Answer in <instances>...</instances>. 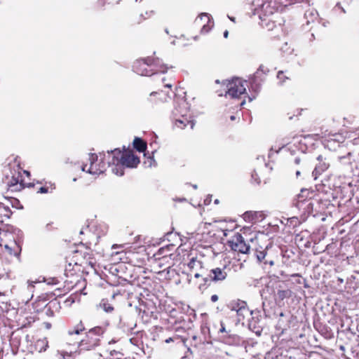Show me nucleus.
Returning a JSON list of instances; mask_svg holds the SVG:
<instances>
[{
  "instance_id": "f257e3e1",
  "label": "nucleus",
  "mask_w": 359,
  "mask_h": 359,
  "mask_svg": "<svg viewBox=\"0 0 359 359\" xmlns=\"http://www.w3.org/2000/svg\"><path fill=\"white\" fill-rule=\"evenodd\" d=\"M97 260L94 256L93 250L90 247L81 243L78 248L74 250L72 255L66 257V264L65 265V275L67 278H78L77 271L80 269H76L75 267L81 266L82 271L88 269L95 270Z\"/></svg>"
},
{
  "instance_id": "f03ea898",
  "label": "nucleus",
  "mask_w": 359,
  "mask_h": 359,
  "mask_svg": "<svg viewBox=\"0 0 359 359\" xmlns=\"http://www.w3.org/2000/svg\"><path fill=\"white\" fill-rule=\"evenodd\" d=\"M108 166H114L111 170L114 173L119 175H123V168H136L140 161L138 156H135L131 149L114 150L107 152Z\"/></svg>"
},
{
  "instance_id": "7ed1b4c3",
  "label": "nucleus",
  "mask_w": 359,
  "mask_h": 359,
  "mask_svg": "<svg viewBox=\"0 0 359 359\" xmlns=\"http://www.w3.org/2000/svg\"><path fill=\"white\" fill-rule=\"evenodd\" d=\"M168 67L162 60L151 55L136 60L133 65V69L141 76H151L154 74H164Z\"/></svg>"
},
{
  "instance_id": "20e7f679",
  "label": "nucleus",
  "mask_w": 359,
  "mask_h": 359,
  "mask_svg": "<svg viewBox=\"0 0 359 359\" xmlns=\"http://www.w3.org/2000/svg\"><path fill=\"white\" fill-rule=\"evenodd\" d=\"M229 271L230 269H228ZM206 276L204 277L201 283L197 285V288L201 294L205 293L210 287L212 283H222L228 277L226 266L221 267H215L208 269Z\"/></svg>"
},
{
  "instance_id": "39448f33",
  "label": "nucleus",
  "mask_w": 359,
  "mask_h": 359,
  "mask_svg": "<svg viewBox=\"0 0 359 359\" xmlns=\"http://www.w3.org/2000/svg\"><path fill=\"white\" fill-rule=\"evenodd\" d=\"M104 332V328L100 326L90 329L79 343V351H90L100 346Z\"/></svg>"
},
{
  "instance_id": "423d86ee",
  "label": "nucleus",
  "mask_w": 359,
  "mask_h": 359,
  "mask_svg": "<svg viewBox=\"0 0 359 359\" xmlns=\"http://www.w3.org/2000/svg\"><path fill=\"white\" fill-rule=\"evenodd\" d=\"M190 275L196 278H204L208 272V264L203 257H192L187 264Z\"/></svg>"
},
{
  "instance_id": "0eeeda50",
  "label": "nucleus",
  "mask_w": 359,
  "mask_h": 359,
  "mask_svg": "<svg viewBox=\"0 0 359 359\" xmlns=\"http://www.w3.org/2000/svg\"><path fill=\"white\" fill-rule=\"evenodd\" d=\"M4 247V253L10 256L19 257L21 252V246L14 238L11 233H4V238H0V247Z\"/></svg>"
},
{
  "instance_id": "6e6552de",
  "label": "nucleus",
  "mask_w": 359,
  "mask_h": 359,
  "mask_svg": "<svg viewBox=\"0 0 359 359\" xmlns=\"http://www.w3.org/2000/svg\"><path fill=\"white\" fill-rule=\"evenodd\" d=\"M267 241H268L264 238H260L259 237H255V238H251V242L255 244V251L257 259L259 262H264L265 264L273 266L274 264L273 260H265V258L267 255L266 250H268Z\"/></svg>"
},
{
  "instance_id": "1a4fd4ad",
  "label": "nucleus",
  "mask_w": 359,
  "mask_h": 359,
  "mask_svg": "<svg viewBox=\"0 0 359 359\" xmlns=\"http://www.w3.org/2000/svg\"><path fill=\"white\" fill-rule=\"evenodd\" d=\"M90 164H85L82 166V170L87 172L92 175H100L103 173L108 166L107 162L101 160L100 163L97 162V156L95 154H90L89 155Z\"/></svg>"
},
{
  "instance_id": "9d476101",
  "label": "nucleus",
  "mask_w": 359,
  "mask_h": 359,
  "mask_svg": "<svg viewBox=\"0 0 359 359\" xmlns=\"http://www.w3.org/2000/svg\"><path fill=\"white\" fill-rule=\"evenodd\" d=\"M245 81L236 78L230 81L228 84V90L226 95L231 98H238L243 94L246 93L245 86Z\"/></svg>"
},
{
  "instance_id": "9b49d317",
  "label": "nucleus",
  "mask_w": 359,
  "mask_h": 359,
  "mask_svg": "<svg viewBox=\"0 0 359 359\" xmlns=\"http://www.w3.org/2000/svg\"><path fill=\"white\" fill-rule=\"evenodd\" d=\"M227 243L232 250L238 253L247 254L250 249V245L245 243L242 235L239 233H236Z\"/></svg>"
},
{
  "instance_id": "f8f14e48",
  "label": "nucleus",
  "mask_w": 359,
  "mask_h": 359,
  "mask_svg": "<svg viewBox=\"0 0 359 359\" xmlns=\"http://www.w3.org/2000/svg\"><path fill=\"white\" fill-rule=\"evenodd\" d=\"M7 186L12 191H20L25 187H34L35 184L33 182H26L22 179L20 172L17 175H13L10 179H8Z\"/></svg>"
},
{
  "instance_id": "ddd939ff",
  "label": "nucleus",
  "mask_w": 359,
  "mask_h": 359,
  "mask_svg": "<svg viewBox=\"0 0 359 359\" xmlns=\"http://www.w3.org/2000/svg\"><path fill=\"white\" fill-rule=\"evenodd\" d=\"M313 191H310L309 189H302L300 193L297 195L296 199V206L301 209L303 208V205L306 204V206L304 208L306 211L309 212L312 210V203L310 201L313 198Z\"/></svg>"
},
{
  "instance_id": "4468645a",
  "label": "nucleus",
  "mask_w": 359,
  "mask_h": 359,
  "mask_svg": "<svg viewBox=\"0 0 359 359\" xmlns=\"http://www.w3.org/2000/svg\"><path fill=\"white\" fill-rule=\"evenodd\" d=\"M346 140V137L341 133L329 134L325 140V145L329 149H336Z\"/></svg>"
},
{
  "instance_id": "2eb2a0df",
  "label": "nucleus",
  "mask_w": 359,
  "mask_h": 359,
  "mask_svg": "<svg viewBox=\"0 0 359 359\" xmlns=\"http://www.w3.org/2000/svg\"><path fill=\"white\" fill-rule=\"evenodd\" d=\"M175 245L170 244L163 246L158 250V251L154 254V259H163V261H166L167 264H170L171 260V256L173 255L172 252L175 250Z\"/></svg>"
},
{
  "instance_id": "dca6fc26",
  "label": "nucleus",
  "mask_w": 359,
  "mask_h": 359,
  "mask_svg": "<svg viewBox=\"0 0 359 359\" xmlns=\"http://www.w3.org/2000/svg\"><path fill=\"white\" fill-rule=\"evenodd\" d=\"M154 273L157 274H163L166 272L165 278H169V274L170 271H174V269H171L170 263L167 264L166 261H163V259H154V266L152 269Z\"/></svg>"
},
{
  "instance_id": "f3484780",
  "label": "nucleus",
  "mask_w": 359,
  "mask_h": 359,
  "mask_svg": "<svg viewBox=\"0 0 359 359\" xmlns=\"http://www.w3.org/2000/svg\"><path fill=\"white\" fill-rule=\"evenodd\" d=\"M318 163L316 164L314 170H313L312 175L316 180L320 175L327 170L330 166V163L327 161L326 158L323 155H319L317 157Z\"/></svg>"
},
{
  "instance_id": "a211bd4d",
  "label": "nucleus",
  "mask_w": 359,
  "mask_h": 359,
  "mask_svg": "<svg viewBox=\"0 0 359 359\" xmlns=\"http://www.w3.org/2000/svg\"><path fill=\"white\" fill-rule=\"evenodd\" d=\"M187 104L185 101H180L176 103L174 109L172 111V118H178L180 116L188 117L191 116L189 114V110L187 107Z\"/></svg>"
},
{
  "instance_id": "6ab92c4d",
  "label": "nucleus",
  "mask_w": 359,
  "mask_h": 359,
  "mask_svg": "<svg viewBox=\"0 0 359 359\" xmlns=\"http://www.w3.org/2000/svg\"><path fill=\"white\" fill-rule=\"evenodd\" d=\"M169 98L170 97L168 93L161 90L159 92L151 93L147 100L151 105H157L166 102Z\"/></svg>"
},
{
  "instance_id": "aec40b11",
  "label": "nucleus",
  "mask_w": 359,
  "mask_h": 359,
  "mask_svg": "<svg viewBox=\"0 0 359 359\" xmlns=\"http://www.w3.org/2000/svg\"><path fill=\"white\" fill-rule=\"evenodd\" d=\"M34 184L41 185L40 187L36 188V191L38 194H52L56 189L55 184L50 181H37Z\"/></svg>"
},
{
  "instance_id": "412c9836",
  "label": "nucleus",
  "mask_w": 359,
  "mask_h": 359,
  "mask_svg": "<svg viewBox=\"0 0 359 359\" xmlns=\"http://www.w3.org/2000/svg\"><path fill=\"white\" fill-rule=\"evenodd\" d=\"M243 218L245 222L257 223L265 218V214L262 211L250 210L243 213Z\"/></svg>"
},
{
  "instance_id": "4be33fe9",
  "label": "nucleus",
  "mask_w": 359,
  "mask_h": 359,
  "mask_svg": "<svg viewBox=\"0 0 359 359\" xmlns=\"http://www.w3.org/2000/svg\"><path fill=\"white\" fill-rule=\"evenodd\" d=\"M172 119L175 127L181 130L185 129L187 127H189L190 129H193L195 125V123L191 116H184L182 117V119H180V118Z\"/></svg>"
},
{
  "instance_id": "5701e85b",
  "label": "nucleus",
  "mask_w": 359,
  "mask_h": 359,
  "mask_svg": "<svg viewBox=\"0 0 359 359\" xmlns=\"http://www.w3.org/2000/svg\"><path fill=\"white\" fill-rule=\"evenodd\" d=\"M283 281H278V288L276 293V299L278 302H283L285 299H290L292 296V292L289 288L284 287Z\"/></svg>"
},
{
  "instance_id": "b1692460",
  "label": "nucleus",
  "mask_w": 359,
  "mask_h": 359,
  "mask_svg": "<svg viewBox=\"0 0 359 359\" xmlns=\"http://www.w3.org/2000/svg\"><path fill=\"white\" fill-rule=\"evenodd\" d=\"M61 309L60 303L57 299L50 301L45 306V312L48 316L53 317L59 313Z\"/></svg>"
},
{
  "instance_id": "393cba45",
  "label": "nucleus",
  "mask_w": 359,
  "mask_h": 359,
  "mask_svg": "<svg viewBox=\"0 0 359 359\" xmlns=\"http://www.w3.org/2000/svg\"><path fill=\"white\" fill-rule=\"evenodd\" d=\"M232 310L236 311L238 316H243V317L249 312L247 302L241 299H237L232 303Z\"/></svg>"
},
{
  "instance_id": "a878e982",
  "label": "nucleus",
  "mask_w": 359,
  "mask_h": 359,
  "mask_svg": "<svg viewBox=\"0 0 359 359\" xmlns=\"http://www.w3.org/2000/svg\"><path fill=\"white\" fill-rule=\"evenodd\" d=\"M13 212L8 206L0 203V223H4L10 219Z\"/></svg>"
},
{
  "instance_id": "bb28decb",
  "label": "nucleus",
  "mask_w": 359,
  "mask_h": 359,
  "mask_svg": "<svg viewBox=\"0 0 359 359\" xmlns=\"http://www.w3.org/2000/svg\"><path fill=\"white\" fill-rule=\"evenodd\" d=\"M133 147L137 151L144 152L147 149V144L142 138L135 137L133 140Z\"/></svg>"
},
{
  "instance_id": "cd10ccee",
  "label": "nucleus",
  "mask_w": 359,
  "mask_h": 359,
  "mask_svg": "<svg viewBox=\"0 0 359 359\" xmlns=\"http://www.w3.org/2000/svg\"><path fill=\"white\" fill-rule=\"evenodd\" d=\"M85 330V327L82 321L81 320L77 325H76L72 330H69L68 333L70 335L79 334Z\"/></svg>"
},
{
  "instance_id": "c85d7f7f",
  "label": "nucleus",
  "mask_w": 359,
  "mask_h": 359,
  "mask_svg": "<svg viewBox=\"0 0 359 359\" xmlns=\"http://www.w3.org/2000/svg\"><path fill=\"white\" fill-rule=\"evenodd\" d=\"M212 327L217 330V332L224 333L226 332L225 330V325L222 321H218L212 325Z\"/></svg>"
},
{
  "instance_id": "c756f323",
  "label": "nucleus",
  "mask_w": 359,
  "mask_h": 359,
  "mask_svg": "<svg viewBox=\"0 0 359 359\" xmlns=\"http://www.w3.org/2000/svg\"><path fill=\"white\" fill-rule=\"evenodd\" d=\"M65 286L64 289L65 292H69L70 290H72L76 285V281H74L73 280H68L66 279L65 281Z\"/></svg>"
},
{
  "instance_id": "7c9ffc66",
  "label": "nucleus",
  "mask_w": 359,
  "mask_h": 359,
  "mask_svg": "<svg viewBox=\"0 0 359 359\" xmlns=\"http://www.w3.org/2000/svg\"><path fill=\"white\" fill-rule=\"evenodd\" d=\"M100 306L107 312H111L114 310V307L104 299L102 300Z\"/></svg>"
},
{
  "instance_id": "2f4dec72",
  "label": "nucleus",
  "mask_w": 359,
  "mask_h": 359,
  "mask_svg": "<svg viewBox=\"0 0 359 359\" xmlns=\"http://www.w3.org/2000/svg\"><path fill=\"white\" fill-rule=\"evenodd\" d=\"M129 256L126 257L128 262L133 264L134 265L136 264L135 259L137 256V253L129 252Z\"/></svg>"
},
{
  "instance_id": "473e14b6",
  "label": "nucleus",
  "mask_w": 359,
  "mask_h": 359,
  "mask_svg": "<svg viewBox=\"0 0 359 359\" xmlns=\"http://www.w3.org/2000/svg\"><path fill=\"white\" fill-rule=\"evenodd\" d=\"M262 73H264L263 67H262V66H260V67H259V68L257 69V71L255 72V75H254V79H255V81L257 79L259 78Z\"/></svg>"
},
{
  "instance_id": "72a5a7b5",
  "label": "nucleus",
  "mask_w": 359,
  "mask_h": 359,
  "mask_svg": "<svg viewBox=\"0 0 359 359\" xmlns=\"http://www.w3.org/2000/svg\"><path fill=\"white\" fill-rule=\"evenodd\" d=\"M60 283V280L58 279V278H50L48 280V284L50 285H57Z\"/></svg>"
},
{
  "instance_id": "f704fd0d",
  "label": "nucleus",
  "mask_w": 359,
  "mask_h": 359,
  "mask_svg": "<svg viewBox=\"0 0 359 359\" xmlns=\"http://www.w3.org/2000/svg\"><path fill=\"white\" fill-rule=\"evenodd\" d=\"M218 300H219V295L218 294H214L211 295V297H210L211 302L215 303V302H218Z\"/></svg>"
},
{
  "instance_id": "c9c22d12",
  "label": "nucleus",
  "mask_w": 359,
  "mask_h": 359,
  "mask_svg": "<svg viewBox=\"0 0 359 359\" xmlns=\"http://www.w3.org/2000/svg\"><path fill=\"white\" fill-rule=\"evenodd\" d=\"M266 27H268L269 30H271L276 27V25L274 22H269L268 23L266 24Z\"/></svg>"
},
{
  "instance_id": "e433bc0d",
  "label": "nucleus",
  "mask_w": 359,
  "mask_h": 359,
  "mask_svg": "<svg viewBox=\"0 0 359 359\" xmlns=\"http://www.w3.org/2000/svg\"><path fill=\"white\" fill-rule=\"evenodd\" d=\"M179 339L178 336H175L174 337H169L165 340V342L168 344L170 342L175 341L176 339Z\"/></svg>"
},
{
  "instance_id": "4c0bfd02",
  "label": "nucleus",
  "mask_w": 359,
  "mask_h": 359,
  "mask_svg": "<svg viewBox=\"0 0 359 359\" xmlns=\"http://www.w3.org/2000/svg\"><path fill=\"white\" fill-rule=\"evenodd\" d=\"M277 77H278V79H280V81H284V78H285L283 72L279 71L278 72Z\"/></svg>"
},
{
  "instance_id": "58836bf2",
  "label": "nucleus",
  "mask_w": 359,
  "mask_h": 359,
  "mask_svg": "<svg viewBox=\"0 0 359 359\" xmlns=\"http://www.w3.org/2000/svg\"><path fill=\"white\" fill-rule=\"evenodd\" d=\"M43 326L45 329L46 330H50L51 327H52V325L49 322H44L43 323Z\"/></svg>"
},
{
  "instance_id": "ea45409f",
  "label": "nucleus",
  "mask_w": 359,
  "mask_h": 359,
  "mask_svg": "<svg viewBox=\"0 0 359 359\" xmlns=\"http://www.w3.org/2000/svg\"><path fill=\"white\" fill-rule=\"evenodd\" d=\"M39 343H41L43 345L45 344L46 347L43 350L46 351V347H48V341H44L43 340H39L37 341V344H39Z\"/></svg>"
},
{
  "instance_id": "a19ab883",
  "label": "nucleus",
  "mask_w": 359,
  "mask_h": 359,
  "mask_svg": "<svg viewBox=\"0 0 359 359\" xmlns=\"http://www.w3.org/2000/svg\"><path fill=\"white\" fill-rule=\"evenodd\" d=\"M294 162L295 164L299 165L301 162V159L298 156H297L294 158Z\"/></svg>"
},
{
  "instance_id": "79ce46f5",
  "label": "nucleus",
  "mask_w": 359,
  "mask_h": 359,
  "mask_svg": "<svg viewBox=\"0 0 359 359\" xmlns=\"http://www.w3.org/2000/svg\"><path fill=\"white\" fill-rule=\"evenodd\" d=\"M297 111H298V113L296 115V116H300L302 114V112L304 111V109H301L300 110L297 109ZM293 116H295V114H293Z\"/></svg>"
},
{
  "instance_id": "37998d69",
  "label": "nucleus",
  "mask_w": 359,
  "mask_h": 359,
  "mask_svg": "<svg viewBox=\"0 0 359 359\" xmlns=\"http://www.w3.org/2000/svg\"><path fill=\"white\" fill-rule=\"evenodd\" d=\"M23 174H25L28 177L30 176V172L27 170H23Z\"/></svg>"
},
{
  "instance_id": "c03bdc74",
  "label": "nucleus",
  "mask_w": 359,
  "mask_h": 359,
  "mask_svg": "<svg viewBox=\"0 0 359 359\" xmlns=\"http://www.w3.org/2000/svg\"><path fill=\"white\" fill-rule=\"evenodd\" d=\"M295 174H296V177H299L300 176V175H301V172H300V170H297L295 171Z\"/></svg>"
},
{
  "instance_id": "a18cd8bd",
  "label": "nucleus",
  "mask_w": 359,
  "mask_h": 359,
  "mask_svg": "<svg viewBox=\"0 0 359 359\" xmlns=\"http://www.w3.org/2000/svg\"><path fill=\"white\" fill-rule=\"evenodd\" d=\"M164 86L167 87V88H172V84H170V83H165Z\"/></svg>"
},
{
  "instance_id": "49530a36",
  "label": "nucleus",
  "mask_w": 359,
  "mask_h": 359,
  "mask_svg": "<svg viewBox=\"0 0 359 359\" xmlns=\"http://www.w3.org/2000/svg\"><path fill=\"white\" fill-rule=\"evenodd\" d=\"M292 277H301L299 273H294L291 275Z\"/></svg>"
},
{
  "instance_id": "de8ad7c7",
  "label": "nucleus",
  "mask_w": 359,
  "mask_h": 359,
  "mask_svg": "<svg viewBox=\"0 0 359 359\" xmlns=\"http://www.w3.org/2000/svg\"><path fill=\"white\" fill-rule=\"evenodd\" d=\"M228 35H229V32L227 30H226L224 32V36L225 38H227L228 37Z\"/></svg>"
},
{
  "instance_id": "09e8293b",
  "label": "nucleus",
  "mask_w": 359,
  "mask_h": 359,
  "mask_svg": "<svg viewBox=\"0 0 359 359\" xmlns=\"http://www.w3.org/2000/svg\"><path fill=\"white\" fill-rule=\"evenodd\" d=\"M222 231H224V236H227L226 231L229 230L227 229H223Z\"/></svg>"
},
{
  "instance_id": "8fccbe9b",
  "label": "nucleus",
  "mask_w": 359,
  "mask_h": 359,
  "mask_svg": "<svg viewBox=\"0 0 359 359\" xmlns=\"http://www.w3.org/2000/svg\"><path fill=\"white\" fill-rule=\"evenodd\" d=\"M255 181L257 183V184H259L261 182V180H258V179H255Z\"/></svg>"
},
{
  "instance_id": "3c124183",
  "label": "nucleus",
  "mask_w": 359,
  "mask_h": 359,
  "mask_svg": "<svg viewBox=\"0 0 359 359\" xmlns=\"http://www.w3.org/2000/svg\"><path fill=\"white\" fill-rule=\"evenodd\" d=\"M297 283H298V284H302V281H301V280H300V279L297 280Z\"/></svg>"
},
{
  "instance_id": "603ef678",
  "label": "nucleus",
  "mask_w": 359,
  "mask_h": 359,
  "mask_svg": "<svg viewBox=\"0 0 359 359\" xmlns=\"http://www.w3.org/2000/svg\"><path fill=\"white\" fill-rule=\"evenodd\" d=\"M235 118H235V116H231V121L235 120Z\"/></svg>"
},
{
  "instance_id": "864d4df0",
  "label": "nucleus",
  "mask_w": 359,
  "mask_h": 359,
  "mask_svg": "<svg viewBox=\"0 0 359 359\" xmlns=\"http://www.w3.org/2000/svg\"><path fill=\"white\" fill-rule=\"evenodd\" d=\"M165 79L164 77H163V78H162V82H163V83H165Z\"/></svg>"
},
{
  "instance_id": "5fc2aeb1",
  "label": "nucleus",
  "mask_w": 359,
  "mask_h": 359,
  "mask_svg": "<svg viewBox=\"0 0 359 359\" xmlns=\"http://www.w3.org/2000/svg\"><path fill=\"white\" fill-rule=\"evenodd\" d=\"M255 174H254V173L252 175V179H254V178H255Z\"/></svg>"
},
{
  "instance_id": "6e6d98bb",
  "label": "nucleus",
  "mask_w": 359,
  "mask_h": 359,
  "mask_svg": "<svg viewBox=\"0 0 359 359\" xmlns=\"http://www.w3.org/2000/svg\"><path fill=\"white\" fill-rule=\"evenodd\" d=\"M205 26H203L202 28V32L205 29Z\"/></svg>"
}]
</instances>
